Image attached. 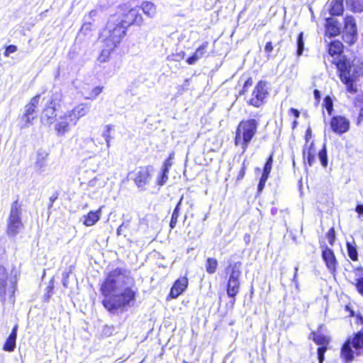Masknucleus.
Listing matches in <instances>:
<instances>
[{"instance_id":"1","label":"nucleus","mask_w":363,"mask_h":363,"mask_svg":"<svg viewBox=\"0 0 363 363\" xmlns=\"http://www.w3.org/2000/svg\"><path fill=\"white\" fill-rule=\"evenodd\" d=\"M105 297L102 301L104 308L112 313L135 302L137 289L130 271L125 267H117L107 274L101 286Z\"/></svg>"},{"instance_id":"2","label":"nucleus","mask_w":363,"mask_h":363,"mask_svg":"<svg viewBox=\"0 0 363 363\" xmlns=\"http://www.w3.org/2000/svg\"><path fill=\"white\" fill-rule=\"evenodd\" d=\"M340 79L349 77L359 78L363 75V60L359 57H354L352 60L345 55H339L335 60Z\"/></svg>"},{"instance_id":"3","label":"nucleus","mask_w":363,"mask_h":363,"mask_svg":"<svg viewBox=\"0 0 363 363\" xmlns=\"http://www.w3.org/2000/svg\"><path fill=\"white\" fill-rule=\"evenodd\" d=\"M258 125V121L253 118L242 120L238 124L235 131V145H240L243 152L255 135Z\"/></svg>"},{"instance_id":"4","label":"nucleus","mask_w":363,"mask_h":363,"mask_svg":"<svg viewBox=\"0 0 363 363\" xmlns=\"http://www.w3.org/2000/svg\"><path fill=\"white\" fill-rule=\"evenodd\" d=\"M357 356L363 354V332L359 331L350 336L343 343L340 349V357L345 363L352 362Z\"/></svg>"},{"instance_id":"5","label":"nucleus","mask_w":363,"mask_h":363,"mask_svg":"<svg viewBox=\"0 0 363 363\" xmlns=\"http://www.w3.org/2000/svg\"><path fill=\"white\" fill-rule=\"evenodd\" d=\"M22 214V204L16 199L11 205L7 218L6 233L9 238H16L23 230Z\"/></svg>"},{"instance_id":"6","label":"nucleus","mask_w":363,"mask_h":363,"mask_svg":"<svg viewBox=\"0 0 363 363\" xmlns=\"http://www.w3.org/2000/svg\"><path fill=\"white\" fill-rule=\"evenodd\" d=\"M242 263L235 262L230 263L226 268V273L228 274V279L226 285V293L228 296L231 299L232 306L235 302V297L239 294L240 289V278L242 274Z\"/></svg>"},{"instance_id":"7","label":"nucleus","mask_w":363,"mask_h":363,"mask_svg":"<svg viewBox=\"0 0 363 363\" xmlns=\"http://www.w3.org/2000/svg\"><path fill=\"white\" fill-rule=\"evenodd\" d=\"M16 279L15 277L8 276L5 267L0 266V298L4 303L7 298L13 302V296L16 291Z\"/></svg>"},{"instance_id":"8","label":"nucleus","mask_w":363,"mask_h":363,"mask_svg":"<svg viewBox=\"0 0 363 363\" xmlns=\"http://www.w3.org/2000/svg\"><path fill=\"white\" fill-rule=\"evenodd\" d=\"M126 29L127 28L121 21H118L116 23L108 22L107 24L108 35L106 38V43L108 46L112 47V48L116 47L125 36Z\"/></svg>"},{"instance_id":"9","label":"nucleus","mask_w":363,"mask_h":363,"mask_svg":"<svg viewBox=\"0 0 363 363\" xmlns=\"http://www.w3.org/2000/svg\"><path fill=\"white\" fill-rule=\"evenodd\" d=\"M267 94L266 83L263 81H259L255 87L252 94V98L249 100L248 104L258 108L263 104Z\"/></svg>"},{"instance_id":"10","label":"nucleus","mask_w":363,"mask_h":363,"mask_svg":"<svg viewBox=\"0 0 363 363\" xmlns=\"http://www.w3.org/2000/svg\"><path fill=\"white\" fill-rule=\"evenodd\" d=\"M71 118V116H68V113L66 111L63 115L60 116L56 119L55 130L56 131L57 136H65L71 130L72 126L74 125V123L70 121Z\"/></svg>"},{"instance_id":"11","label":"nucleus","mask_w":363,"mask_h":363,"mask_svg":"<svg viewBox=\"0 0 363 363\" xmlns=\"http://www.w3.org/2000/svg\"><path fill=\"white\" fill-rule=\"evenodd\" d=\"M152 167H139L135 174L134 182L138 188L141 190L145 189V186L150 183L151 179V172Z\"/></svg>"},{"instance_id":"12","label":"nucleus","mask_w":363,"mask_h":363,"mask_svg":"<svg viewBox=\"0 0 363 363\" xmlns=\"http://www.w3.org/2000/svg\"><path fill=\"white\" fill-rule=\"evenodd\" d=\"M350 124V121L342 116H333L330 123L332 130L339 135L347 132Z\"/></svg>"},{"instance_id":"13","label":"nucleus","mask_w":363,"mask_h":363,"mask_svg":"<svg viewBox=\"0 0 363 363\" xmlns=\"http://www.w3.org/2000/svg\"><path fill=\"white\" fill-rule=\"evenodd\" d=\"M322 259L326 264L328 271L335 274L337 262L333 250L328 246H325L322 250Z\"/></svg>"},{"instance_id":"14","label":"nucleus","mask_w":363,"mask_h":363,"mask_svg":"<svg viewBox=\"0 0 363 363\" xmlns=\"http://www.w3.org/2000/svg\"><path fill=\"white\" fill-rule=\"evenodd\" d=\"M90 104L86 103H82L75 106L70 111H67L68 116H71L70 121L74 123V125H76L79 121V119L84 116H86L90 109Z\"/></svg>"},{"instance_id":"15","label":"nucleus","mask_w":363,"mask_h":363,"mask_svg":"<svg viewBox=\"0 0 363 363\" xmlns=\"http://www.w3.org/2000/svg\"><path fill=\"white\" fill-rule=\"evenodd\" d=\"M188 279L186 277H181L175 281L170 289L169 296L172 298H176L180 296L187 288Z\"/></svg>"},{"instance_id":"16","label":"nucleus","mask_w":363,"mask_h":363,"mask_svg":"<svg viewBox=\"0 0 363 363\" xmlns=\"http://www.w3.org/2000/svg\"><path fill=\"white\" fill-rule=\"evenodd\" d=\"M55 111V107L46 104L40 117L41 123L47 126H50L52 124H53L56 120Z\"/></svg>"},{"instance_id":"17","label":"nucleus","mask_w":363,"mask_h":363,"mask_svg":"<svg viewBox=\"0 0 363 363\" xmlns=\"http://www.w3.org/2000/svg\"><path fill=\"white\" fill-rule=\"evenodd\" d=\"M341 26L338 21L330 17L326 18L325 33L326 35L332 38L338 35L340 33Z\"/></svg>"},{"instance_id":"18","label":"nucleus","mask_w":363,"mask_h":363,"mask_svg":"<svg viewBox=\"0 0 363 363\" xmlns=\"http://www.w3.org/2000/svg\"><path fill=\"white\" fill-rule=\"evenodd\" d=\"M208 45H209L208 42L203 43L196 50V51L193 53V55L186 59V61L187 64L191 65H194L199 60L205 57L207 53Z\"/></svg>"},{"instance_id":"19","label":"nucleus","mask_w":363,"mask_h":363,"mask_svg":"<svg viewBox=\"0 0 363 363\" xmlns=\"http://www.w3.org/2000/svg\"><path fill=\"white\" fill-rule=\"evenodd\" d=\"M302 154L305 161H306L307 164L311 167L315 160V150L314 148L313 143H311L308 147L306 144L303 149Z\"/></svg>"},{"instance_id":"20","label":"nucleus","mask_w":363,"mask_h":363,"mask_svg":"<svg viewBox=\"0 0 363 363\" xmlns=\"http://www.w3.org/2000/svg\"><path fill=\"white\" fill-rule=\"evenodd\" d=\"M328 9L331 16L342 15L344 10L343 0H330Z\"/></svg>"},{"instance_id":"21","label":"nucleus","mask_w":363,"mask_h":363,"mask_svg":"<svg viewBox=\"0 0 363 363\" xmlns=\"http://www.w3.org/2000/svg\"><path fill=\"white\" fill-rule=\"evenodd\" d=\"M101 216V208H99L96 211H91L87 215L84 216L83 223L86 226H92L100 219Z\"/></svg>"},{"instance_id":"22","label":"nucleus","mask_w":363,"mask_h":363,"mask_svg":"<svg viewBox=\"0 0 363 363\" xmlns=\"http://www.w3.org/2000/svg\"><path fill=\"white\" fill-rule=\"evenodd\" d=\"M48 154L44 150H39L37 152L35 169L37 171L43 172L47 165V157Z\"/></svg>"},{"instance_id":"23","label":"nucleus","mask_w":363,"mask_h":363,"mask_svg":"<svg viewBox=\"0 0 363 363\" xmlns=\"http://www.w3.org/2000/svg\"><path fill=\"white\" fill-rule=\"evenodd\" d=\"M313 340L315 343L319 345V347H327L330 343V338L323 334H320L319 331L312 332Z\"/></svg>"},{"instance_id":"24","label":"nucleus","mask_w":363,"mask_h":363,"mask_svg":"<svg viewBox=\"0 0 363 363\" xmlns=\"http://www.w3.org/2000/svg\"><path fill=\"white\" fill-rule=\"evenodd\" d=\"M183 199H184V196H182L179 201H178V203H177L173 212H172V217H171V220H170V222H169V227L172 230L174 229L176 225H177V219L180 215V210H181V206H182V201H183Z\"/></svg>"},{"instance_id":"25","label":"nucleus","mask_w":363,"mask_h":363,"mask_svg":"<svg viewBox=\"0 0 363 363\" xmlns=\"http://www.w3.org/2000/svg\"><path fill=\"white\" fill-rule=\"evenodd\" d=\"M346 247L349 257L352 261H357L358 259V252L357 245L353 238H352V242H346Z\"/></svg>"},{"instance_id":"26","label":"nucleus","mask_w":363,"mask_h":363,"mask_svg":"<svg viewBox=\"0 0 363 363\" xmlns=\"http://www.w3.org/2000/svg\"><path fill=\"white\" fill-rule=\"evenodd\" d=\"M344 32L357 33L355 20L352 16H347L345 18Z\"/></svg>"},{"instance_id":"27","label":"nucleus","mask_w":363,"mask_h":363,"mask_svg":"<svg viewBox=\"0 0 363 363\" xmlns=\"http://www.w3.org/2000/svg\"><path fill=\"white\" fill-rule=\"evenodd\" d=\"M140 8L143 13L150 18L154 17L156 13L155 6L152 2L145 1L142 3Z\"/></svg>"},{"instance_id":"28","label":"nucleus","mask_w":363,"mask_h":363,"mask_svg":"<svg viewBox=\"0 0 363 363\" xmlns=\"http://www.w3.org/2000/svg\"><path fill=\"white\" fill-rule=\"evenodd\" d=\"M135 8L130 9L120 21L126 27H129L131 25L135 24Z\"/></svg>"},{"instance_id":"29","label":"nucleus","mask_w":363,"mask_h":363,"mask_svg":"<svg viewBox=\"0 0 363 363\" xmlns=\"http://www.w3.org/2000/svg\"><path fill=\"white\" fill-rule=\"evenodd\" d=\"M342 43L340 41H333L328 46V52L331 56L340 55L342 52Z\"/></svg>"},{"instance_id":"30","label":"nucleus","mask_w":363,"mask_h":363,"mask_svg":"<svg viewBox=\"0 0 363 363\" xmlns=\"http://www.w3.org/2000/svg\"><path fill=\"white\" fill-rule=\"evenodd\" d=\"M358 78L349 77L346 79H340L341 82L346 85L347 91L350 94H355L357 91V89L354 85L355 81Z\"/></svg>"},{"instance_id":"31","label":"nucleus","mask_w":363,"mask_h":363,"mask_svg":"<svg viewBox=\"0 0 363 363\" xmlns=\"http://www.w3.org/2000/svg\"><path fill=\"white\" fill-rule=\"evenodd\" d=\"M36 118V116H29L23 113L21 116V129H25L33 125V121Z\"/></svg>"},{"instance_id":"32","label":"nucleus","mask_w":363,"mask_h":363,"mask_svg":"<svg viewBox=\"0 0 363 363\" xmlns=\"http://www.w3.org/2000/svg\"><path fill=\"white\" fill-rule=\"evenodd\" d=\"M346 4L354 12L363 11V0H346Z\"/></svg>"},{"instance_id":"33","label":"nucleus","mask_w":363,"mask_h":363,"mask_svg":"<svg viewBox=\"0 0 363 363\" xmlns=\"http://www.w3.org/2000/svg\"><path fill=\"white\" fill-rule=\"evenodd\" d=\"M113 130V125L111 124L106 125L104 128L102 136L106 141L107 147H109L111 145V140L113 138L112 136L111 135V133Z\"/></svg>"},{"instance_id":"34","label":"nucleus","mask_w":363,"mask_h":363,"mask_svg":"<svg viewBox=\"0 0 363 363\" xmlns=\"http://www.w3.org/2000/svg\"><path fill=\"white\" fill-rule=\"evenodd\" d=\"M16 346V338L9 336L3 345V350L9 352H13Z\"/></svg>"},{"instance_id":"35","label":"nucleus","mask_w":363,"mask_h":363,"mask_svg":"<svg viewBox=\"0 0 363 363\" xmlns=\"http://www.w3.org/2000/svg\"><path fill=\"white\" fill-rule=\"evenodd\" d=\"M218 267V261L215 258H208L206 264V270L208 274H214Z\"/></svg>"},{"instance_id":"36","label":"nucleus","mask_w":363,"mask_h":363,"mask_svg":"<svg viewBox=\"0 0 363 363\" xmlns=\"http://www.w3.org/2000/svg\"><path fill=\"white\" fill-rule=\"evenodd\" d=\"M62 100V94L60 91H55L52 94L50 99L48 101L47 105L55 107L59 106Z\"/></svg>"},{"instance_id":"37","label":"nucleus","mask_w":363,"mask_h":363,"mask_svg":"<svg viewBox=\"0 0 363 363\" xmlns=\"http://www.w3.org/2000/svg\"><path fill=\"white\" fill-rule=\"evenodd\" d=\"M296 55L298 57L301 56L303 54L304 50V41H303V33L301 32L298 36L296 40Z\"/></svg>"},{"instance_id":"38","label":"nucleus","mask_w":363,"mask_h":363,"mask_svg":"<svg viewBox=\"0 0 363 363\" xmlns=\"http://www.w3.org/2000/svg\"><path fill=\"white\" fill-rule=\"evenodd\" d=\"M323 106L327 111L328 113L331 116L333 111V101L330 96H326L323 99Z\"/></svg>"},{"instance_id":"39","label":"nucleus","mask_w":363,"mask_h":363,"mask_svg":"<svg viewBox=\"0 0 363 363\" xmlns=\"http://www.w3.org/2000/svg\"><path fill=\"white\" fill-rule=\"evenodd\" d=\"M168 174L169 172H165L164 170L161 169L156 181V183L158 186H162L167 183L168 180Z\"/></svg>"},{"instance_id":"40","label":"nucleus","mask_w":363,"mask_h":363,"mask_svg":"<svg viewBox=\"0 0 363 363\" xmlns=\"http://www.w3.org/2000/svg\"><path fill=\"white\" fill-rule=\"evenodd\" d=\"M318 159L320 162L321 165L323 167H327L328 166V156H327V150L325 146L319 151L318 152Z\"/></svg>"},{"instance_id":"41","label":"nucleus","mask_w":363,"mask_h":363,"mask_svg":"<svg viewBox=\"0 0 363 363\" xmlns=\"http://www.w3.org/2000/svg\"><path fill=\"white\" fill-rule=\"evenodd\" d=\"M273 163V155L271 154L270 156L267 158L263 168V172L262 174L268 176L272 170Z\"/></svg>"},{"instance_id":"42","label":"nucleus","mask_w":363,"mask_h":363,"mask_svg":"<svg viewBox=\"0 0 363 363\" xmlns=\"http://www.w3.org/2000/svg\"><path fill=\"white\" fill-rule=\"evenodd\" d=\"M174 157V153L171 152L169 155V157L163 162L161 169H163L165 172H169V169L173 164L172 160H173Z\"/></svg>"},{"instance_id":"43","label":"nucleus","mask_w":363,"mask_h":363,"mask_svg":"<svg viewBox=\"0 0 363 363\" xmlns=\"http://www.w3.org/2000/svg\"><path fill=\"white\" fill-rule=\"evenodd\" d=\"M357 33H351L349 32H344L343 34V40L345 43L352 45L355 43L357 40Z\"/></svg>"},{"instance_id":"44","label":"nucleus","mask_w":363,"mask_h":363,"mask_svg":"<svg viewBox=\"0 0 363 363\" xmlns=\"http://www.w3.org/2000/svg\"><path fill=\"white\" fill-rule=\"evenodd\" d=\"M102 90L103 86H96L90 91L89 95L86 98L89 99H94L102 92Z\"/></svg>"},{"instance_id":"45","label":"nucleus","mask_w":363,"mask_h":363,"mask_svg":"<svg viewBox=\"0 0 363 363\" xmlns=\"http://www.w3.org/2000/svg\"><path fill=\"white\" fill-rule=\"evenodd\" d=\"M327 347H318L317 350V354L319 363H323V361L325 359V353L327 351Z\"/></svg>"},{"instance_id":"46","label":"nucleus","mask_w":363,"mask_h":363,"mask_svg":"<svg viewBox=\"0 0 363 363\" xmlns=\"http://www.w3.org/2000/svg\"><path fill=\"white\" fill-rule=\"evenodd\" d=\"M326 236L328 240L329 244L333 246L335 240V232L334 228H331L328 230Z\"/></svg>"},{"instance_id":"47","label":"nucleus","mask_w":363,"mask_h":363,"mask_svg":"<svg viewBox=\"0 0 363 363\" xmlns=\"http://www.w3.org/2000/svg\"><path fill=\"white\" fill-rule=\"evenodd\" d=\"M115 333V328L113 325H106L103 330L102 333L106 337H109Z\"/></svg>"},{"instance_id":"48","label":"nucleus","mask_w":363,"mask_h":363,"mask_svg":"<svg viewBox=\"0 0 363 363\" xmlns=\"http://www.w3.org/2000/svg\"><path fill=\"white\" fill-rule=\"evenodd\" d=\"M269 177L262 174L261 178L259 179L258 185H257V191L258 192H261L264 188L265 183L267 181Z\"/></svg>"},{"instance_id":"49","label":"nucleus","mask_w":363,"mask_h":363,"mask_svg":"<svg viewBox=\"0 0 363 363\" xmlns=\"http://www.w3.org/2000/svg\"><path fill=\"white\" fill-rule=\"evenodd\" d=\"M273 50H274V46L272 45V43L267 42L264 46V52L267 54L266 57L267 59L271 58V57H272L271 53L273 51Z\"/></svg>"},{"instance_id":"50","label":"nucleus","mask_w":363,"mask_h":363,"mask_svg":"<svg viewBox=\"0 0 363 363\" xmlns=\"http://www.w3.org/2000/svg\"><path fill=\"white\" fill-rule=\"evenodd\" d=\"M135 24L136 26H141L143 22V18L142 15L140 13L139 10L135 9Z\"/></svg>"},{"instance_id":"51","label":"nucleus","mask_w":363,"mask_h":363,"mask_svg":"<svg viewBox=\"0 0 363 363\" xmlns=\"http://www.w3.org/2000/svg\"><path fill=\"white\" fill-rule=\"evenodd\" d=\"M17 50V47L14 45H10L6 47V50L4 51V56L9 57L11 53H13Z\"/></svg>"},{"instance_id":"52","label":"nucleus","mask_w":363,"mask_h":363,"mask_svg":"<svg viewBox=\"0 0 363 363\" xmlns=\"http://www.w3.org/2000/svg\"><path fill=\"white\" fill-rule=\"evenodd\" d=\"M40 97V94L35 95L34 97H33L30 99V102L28 104L29 106L36 108L38 105V103H39Z\"/></svg>"},{"instance_id":"53","label":"nucleus","mask_w":363,"mask_h":363,"mask_svg":"<svg viewBox=\"0 0 363 363\" xmlns=\"http://www.w3.org/2000/svg\"><path fill=\"white\" fill-rule=\"evenodd\" d=\"M35 109H36L35 108L32 107V106H29L28 104H27L25 106L24 113H26L27 115H29V116H36Z\"/></svg>"},{"instance_id":"54","label":"nucleus","mask_w":363,"mask_h":363,"mask_svg":"<svg viewBox=\"0 0 363 363\" xmlns=\"http://www.w3.org/2000/svg\"><path fill=\"white\" fill-rule=\"evenodd\" d=\"M59 194L57 192H55L52 194V195L49 199V204H48V208H50L54 202L58 199Z\"/></svg>"},{"instance_id":"55","label":"nucleus","mask_w":363,"mask_h":363,"mask_svg":"<svg viewBox=\"0 0 363 363\" xmlns=\"http://www.w3.org/2000/svg\"><path fill=\"white\" fill-rule=\"evenodd\" d=\"M355 211L358 213V217L362 218L363 216V204L358 203L355 207Z\"/></svg>"},{"instance_id":"56","label":"nucleus","mask_w":363,"mask_h":363,"mask_svg":"<svg viewBox=\"0 0 363 363\" xmlns=\"http://www.w3.org/2000/svg\"><path fill=\"white\" fill-rule=\"evenodd\" d=\"M245 162L242 163V167L239 172V174L238 175V179L240 180V179H243L245 174Z\"/></svg>"},{"instance_id":"57","label":"nucleus","mask_w":363,"mask_h":363,"mask_svg":"<svg viewBox=\"0 0 363 363\" xmlns=\"http://www.w3.org/2000/svg\"><path fill=\"white\" fill-rule=\"evenodd\" d=\"M356 286L358 291L363 295V278L358 279Z\"/></svg>"},{"instance_id":"58","label":"nucleus","mask_w":363,"mask_h":363,"mask_svg":"<svg viewBox=\"0 0 363 363\" xmlns=\"http://www.w3.org/2000/svg\"><path fill=\"white\" fill-rule=\"evenodd\" d=\"M128 226V223H123L118 228L116 233L118 235H120L122 234V232L124 230V229L127 228Z\"/></svg>"},{"instance_id":"59","label":"nucleus","mask_w":363,"mask_h":363,"mask_svg":"<svg viewBox=\"0 0 363 363\" xmlns=\"http://www.w3.org/2000/svg\"><path fill=\"white\" fill-rule=\"evenodd\" d=\"M18 328V325L17 324H16L13 326V328H12V330H11L9 336L13 337L17 339Z\"/></svg>"},{"instance_id":"60","label":"nucleus","mask_w":363,"mask_h":363,"mask_svg":"<svg viewBox=\"0 0 363 363\" xmlns=\"http://www.w3.org/2000/svg\"><path fill=\"white\" fill-rule=\"evenodd\" d=\"M298 267L296 266L295 268H294V275L293 277V279H292V281L296 284V286L298 287V281H297V275H298Z\"/></svg>"},{"instance_id":"61","label":"nucleus","mask_w":363,"mask_h":363,"mask_svg":"<svg viewBox=\"0 0 363 363\" xmlns=\"http://www.w3.org/2000/svg\"><path fill=\"white\" fill-rule=\"evenodd\" d=\"M314 98L316 100L317 102H319L321 98V94L320 91L318 89H315L313 91Z\"/></svg>"},{"instance_id":"62","label":"nucleus","mask_w":363,"mask_h":363,"mask_svg":"<svg viewBox=\"0 0 363 363\" xmlns=\"http://www.w3.org/2000/svg\"><path fill=\"white\" fill-rule=\"evenodd\" d=\"M290 112L296 118H298L300 116V112L296 108H291Z\"/></svg>"},{"instance_id":"63","label":"nucleus","mask_w":363,"mask_h":363,"mask_svg":"<svg viewBox=\"0 0 363 363\" xmlns=\"http://www.w3.org/2000/svg\"><path fill=\"white\" fill-rule=\"evenodd\" d=\"M252 85V78H248L244 84V89H247L248 86H250Z\"/></svg>"},{"instance_id":"64","label":"nucleus","mask_w":363,"mask_h":363,"mask_svg":"<svg viewBox=\"0 0 363 363\" xmlns=\"http://www.w3.org/2000/svg\"><path fill=\"white\" fill-rule=\"evenodd\" d=\"M311 136V128H308L307 130H306V143H308V138H310Z\"/></svg>"}]
</instances>
